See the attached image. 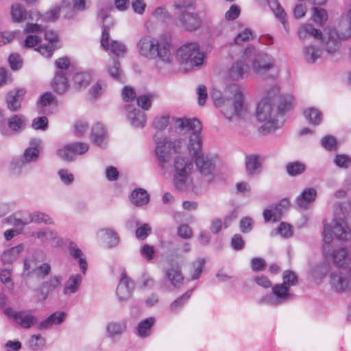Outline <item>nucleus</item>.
<instances>
[{
	"mask_svg": "<svg viewBox=\"0 0 351 351\" xmlns=\"http://www.w3.org/2000/svg\"><path fill=\"white\" fill-rule=\"evenodd\" d=\"M24 250L23 244H19L5 251L2 254L1 260L5 264H12Z\"/></svg>",
	"mask_w": 351,
	"mask_h": 351,
	"instance_id": "34",
	"label": "nucleus"
},
{
	"mask_svg": "<svg viewBox=\"0 0 351 351\" xmlns=\"http://www.w3.org/2000/svg\"><path fill=\"white\" fill-rule=\"evenodd\" d=\"M38 155L39 149L37 147H28L25 150L23 158L19 162L23 165L25 162L36 161L38 158Z\"/></svg>",
	"mask_w": 351,
	"mask_h": 351,
	"instance_id": "42",
	"label": "nucleus"
},
{
	"mask_svg": "<svg viewBox=\"0 0 351 351\" xmlns=\"http://www.w3.org/2000/svg\"><path fill=\"white\" fill-rule=\"evenodd\" d=\"M108 50H110L111 53L116 56H120L124 55L127 51V47L123 43L111 40Z\"/></svg>",
	"mask_w": 351,
	"mask_h": 351,
	"instance_id": "46",
	"label": "nucleus"
},
{
	"mask_svg": "<svg viewBox=\"0 0 351 351\" xmlns=\"http://www.w3.org/2000/svg\"><path fill=\"white\" fill-rule=\"evenodd\" d=\"M303 114L304 117L313 125H317L322 122V112L315 108H308L304 111Z\"/></svg>",
	"mask_w": 351,
	"mask_h": 351,
	"instance_id": "35",
	"label": "nucleus"
},
{
	"mask_svg": "<svg viewBox=\"0 0 351 351\" xmlns=\"http://www.w3.org/2000/svg\"><path fill=\"white\" fill-rule=\"evenodd\" d=\"M177 56L182 64L198 66L203 64L205 55L199 51L197 43H186L177 51Z\"/></svg>",
	"mask_w": 351,
	"mask_h": 351,
	"instance_id": "7",
	"label": "nucleus"
},
{
	"mask_svg": "<svg viewBox=\"0 0 351 351\" xmlns=\"http://www.w3.org/2000/svg\"><path fill=\"white\" fill-rule=\"evenodd\" d=\"M321 53L318 47L311 45L306 46L304 50V58L308 63L315 62L320 57Z\"/></svg>",
	"mask_w": 351,
	"mask_h": 351,
	"instance_id": "36",
	"label": "nucleus"
},
{
	"mask_svg": "<svg viewBox=\"0 0 351 351\" xmlns=\"http://www.w3.org/2000/svg\"><path fill=\"white\" fill-rule=\"evenodd\" d=\"M73 80L80 88H84L90 84L91 81V76L88 73H77L75 75Z\"/></svg>",
	"mask_w": 351,
	"mask_h": 351,
	"instance_id": "45",
	"label": "nucleus"
},
{
	"mask_svg": "<svg viewBox=\"0 0 351 351\" xmlns=\"http://www.w3.org/2000/svg\"><path fill=\"white\" fill-rule=\"evenodd\" d=\"M27 343L31 350L38 351L45 347L46 340L40 335H33L29 338Z\"/></svg>",
	"mask_w": 351,
	"mask_h": 351,
	"instance_id": "39",
	"label": "nucleus"
},
{
	"mask_svg": "<svg viewBox=\"0 0 351 351\" xmlns=\"http://www.w3.org/2000/svg\"><path fill=\"white\" fill-rule=\"evenodd\" d=\"M69 147H71L74 155L76 154L82 155L86 153L89 148V146L87 143H81V142H75L73 143H69Z\"/></svg>",
	"mask_w": 351,
	"mask_h": 351,
	"instance_id": "57",
	"label": "nucleus"
},
{
	"mask_svg": "<svg viewBox=\"0 0 351 351\" xmlns=\"http://www.w3.org/2000/svg\"><path fill=\"white\" fill-rule=\"evenodd\" d=\"M16 322L25 329L30 328L38 323L37 317L31 310L19 311L16 315Z\"/></svg>",
	"mask_w": 351,
	"mask_h": 351,
	"instance_id": "22",
	"label": "nucleus"
},
{
	"mask_svg": "<svg viewBox=\"0 0 351 351\" xmlns=\"http://www.w3.org/2000/svg\"><path fill=\"white\" fill-rule=\"evenodd\" d=\"M254 48L252 46L247 47L243 55V60L236 61L232 64L229 69L228 77L232 81H239L242 80L248 73L250 67L245 60L248 58V55L253 53Z\"/></svg>",
	"mask_w": 351,
	"mask_h": 351,
	"instance_id": "10",
	"label": "nucleus"
},
{
	"mask_svg": "<svg viewBox=\"0 0 351 351\" xmlns=\"http://www.w3.org/2000/svg\"><path fill=\"white\" fill-rule=\"evenodd\" d=\"M125 109L128 111V118L134 127L143 128L146 123V114L141 110L134 108L127 105Z\"/></svg>",
	"mask_w": 351,
	"mask_h": 351,
	"instance_id": "25",
	"label": "nucleus"
},
{
	"mask_svg": "<svg viewBox=\"0 0 351 351\" xmlns=\"http://www.w3.org/2000/svg\"><path fill=\"white\" fill-rule=\"evenodd\" d=\"M277 232L284 238H290L293 236L292 226L285 222H281L277 228Z\"/></svg>",
	"mask_w": 351,
	"mask_h": 351,
	"instance_id": "56",
	"label": "nucleus"
},
{
	"mask_svg": "<svg viewBox=\"0 0 351 351\" xmlns=\"http://www.w3.org/2000/svg\"><path fill=\"white\" fill-rule=\"evenodd\" d=\"M282 280V283L274 285L272 292L260 298L258 303L276 306L290 300L292 294L289 292V288L298 284V276L293 271L286 270L283 272Z\"/></svg>",
	"mask_w": 351,
	"mask_h": 351,
	"instance_id": "4",
	"label": "nucleus"
},
{
	"mask_svg": "<svg viewBox=\"0 0 351 351\" xmlns=\"http://www.w3.org/2000/svg\"><path fill=\"white\" fill-rule=\"evenodd\" d=\"M91 141L99 147H104L108 142L107 131L101 123H95L91 130Z\"/></svg>",
	"mask_w": 351,
	"mask_h": 351,
	"instance_id": "21",
	"label": "nucleus"
},
{
	"mask_svg": "<svg viewBox=\"0 0 351 351\" xmlns=\"http://www.w3.org/2000/svg\"><path fill=\"white\" fill-rule=\"evenodd\" d=\"M254 36L252 32L249 29H245L242 32H240L234 38V43L237 45H241L243 42L253 39Z\"/></svg>",
	"mask_w": 351,
	"mask_h": 351,
	"instance_id": "59",
	"label": "nucleus"
},
{
	"mask_svg": "<svg viewBox=\"0 0 351 351\" xmlns=\"http://www.w3.org/2000/svg\"><path fill=\"white\" fill-rule=\"evenodd\" d=\"M175 173H180L190 174L193 168V164L188 158L177 156L173 164Z\"/></svg>",
	"mask_w": 351,
	"mask_h": 351,
	"instance_id": "26",
	"label": "nucleus"
},
{
	"mask_svg": "<svg viewBox=\"0 0 351 351\" xmlns=\"http://www.w3.org/2000/svg\"><path fill=\"white\" fill-rule=\"evenodd\" d=\"M25 94V90L23 88L9 91L5 97L8 108L12 112L18 111L21 107V101Z\"/></svg>",
	"mask_w": 351,
	"mask_h": 351,
	"instance_id": "18",
	"label": "nucleus"
},
{
	"mask_svg": "<svg viewBox=\"0 0 351 351\" xmlns=\"http://www.w3.org/2000/svg\"><path fill=\"white\" fill-rule=\"evenodd\" d=\"M37 262L34 256L28 257L24 260V274L29 276L37 268Z\"/></svg>",
	"mask_w": 351,
	"mask_h": 351,
	"instance_id": "50",
	"label": "nucleus"
},
{
	"mask_svg": "<svg viewBox=\"0 0 351 351\" xmlns=\"http://www.w3.org/2000/svg\"><path fill=\"white\" fill-rule=\"evenodd\" d=\"M226 92L231 93L232 97L228 98L219 96V93H211V97L214 99L215 106L221 108V113L228 120H231L234 116L243 117L247 110L244 104L243 95L240 87L233 84L228 86Z\"/></svg>",
	"mask_w": 351,
	"mask_h": 351,
	"instance_id": "3",
	"label": "nucleus"
},
{
	"mask_svg": "<svg viewBox=\"0 0 351 351\" xmlns=\"http://www.w3.org/2000/svg\"><path fill=\"white\" fill-rule=\"evenodd\" d=\"M51 272V266L45 263L38 266L32 274H34L39 279H44Z\"/></svg>",
	"mask_w": 351,
	"mask_h": 351,
	"instance_id": "53",
	"label": "nucleus"
},
{
	"mask_svg": "<svg viewBox=\"0 0 351 351\" xmlns=\"http://www.w3.org/2000/svg\"><path fill=\"white\" fill-rule=\"evenodd\" d=\"M306 166L299 161L289 162L286 166L287 173L291 176H295L304 172Z\"/></svg>",
	"mask_w": 351,
	"mask_h": 351,
	"instance_id": "41",
	"label": "nucleus"
},
{
	"mask_svg": "<svg viewBox=\"0 0 351 351\" xmlns=\"http://www.w3.org/2000/svg\"><path fill=\"white\" fill-rule=\"evenodd\" d=\"M131 202L136 206L146 205L149 201V196L147 191L141 188L134 189L130 195Z\"/></svg>",
	"mask_w": 351,
	"mask_h": 351,
	"instance_id": "29",
	"label": "nucleus"
},
{
	"mask_svg": "<svg viewBox=\"0 0 351 351\" xmlns=\"http://www.w3.org/2000/svg\"><path fill=\"white\" fill-rule=\"evenodd\" d=\"M126 328V322L124 321L110 322L106 326L107 335L112 339L119 337L125 332Z\"/></svg>",
	"mask_w": 351,
	"mask_h": 351,
	"instance_id": "28",
	"label": "nucleus"
},
{
	"mask_svg": "<svg viewBox=\"0 0 351 351\" xmlns=\"http://www.w3.org/2000/svg\"><path fill=\"white\" fill-rule=\"evenodd\" d=\"M29 223L31 222H35L37 223H45L51 224L53 223L51 219L45 213H34L28 217Z\"/></svg>",
	"mask_w": 351,
	"mask_h": 351,
	"instance_id": "44",
	"label": "nucleus"
},
{
	"mask_svg": "<svg viewBox=\"0 0 351 351\" xmlns=\"http://www.w3.org/2000/svg\"><path fill=\"white\" fill-rule=\"evenodd\" d=\"M137 49L141 56L149 59H159L166 63L170 62L172 59L170 43L164 39L143 36L138 42Z\"/></svg>",
	"mask_w": 351,
	"mask_h": 351,
	"instance_id": "5",
	"label": "nucleus"
},
{
	"mask_svg": "<svg viewBox=\"0 0 351 351\" xmlns=\"http://www.w3.org/2000/svg\"><path fill=\"white\" fill-rule=\"evenodd\" d=\"M113 25H108V24H104L102 25V35H101V46L106 50H108L109 49V44L110 43L109 42L110 39V34L109 30L110 27Z\"/></svg>",
	"mask_w": 351,
	"mask_h": 351,
	"instance_id": "52",
	"label": "nucleus"
},
{
	"mask_svg": "<svg viewBox=\"0 0 351 351\" xmlns=\"http://www.w3.org/2000/svg\"><path fill=\"white\" fill-rule=\"evenodd\" d=\"M193 5V0H180L176 2L173 5L175 9L178 10L176 13L177 16L180 15L181 12H189L188 8H192Z\"/></svg>",
	"mask_w": 351,
	"mask_h": 351,
	"instance_id": "54",
	"label": "nucleus"
},
{
	"mask_svg": "<svg viewBox=\"0 0 351 351\" xmlns=\"http://www.w3.org/2000/svg\"><path fill=\"white\" fill-rule=\"evenodd\" d=\"M82 281V276L81 274H77L71 275L64 288V294L70 295L71 293H76L80 288V286Z\"/></svg>",
	"mask_w": 351,
	"mask_h": 351,
	"instance_id": "30",
	"label": "nucleus"
},
{
	"mask_svg": "<svg viewBox=\"0 0 351 351\" xmlns=\"http://www.w3.org/2000/svg\"><path fill=\"white\" fill-rule=\"evenodd\" d=\"M332 235L337 239L342 241H348L351 239V233L347 222L341 218L335 219L332 221V226L324 225L323 241L326 244H330L332 240Z\"/></svg>",
	"mask_w": 351,
	"mask_h": 351,
	"instance_id": "8",
	"label": "nucleus"
},
{
	"mask_svg": "<svg viewBox=\"0 0 351 351\" xmlns=\"http://www.w3.org/2000/svg\"><path fill=\"white\" fill-rule=\"evenodd\" d=\"M51 84L53 90L57 94L62 95L66 93L69 90V83L64 71H57Z\"/></svg>",
	"mask_w": 351,
	"mask_h": 351,
	"instance_id": "23",
	"label": "nucleus"
},
{
	"mask_svg": "<svg viewBox=\"0 0 351 351\" xmlns=\"http://www.w3.org/2000/svg\"><path fill=\"white\" fill-rule=\"evenodd\" d=\"M154 139L156 144L155 152L158 160V165L165 171L170 160L171 142L166 137H158L157 134L154 135Z\"/></svg>",
	"mask_w": 351,
	"mask_h": 351,
	"instance_id": "9",
	"label": "nucleus"
},
{
	"mask_svg": "<svg viewBox=\"0 0 351 351\" xmlns=\"http://www.w3.org/2000/svg\"><path fill=\"white\" fill-rule=\"evenodd\" d=\"M107 69L110 76L116 80H121L122 72L120 62L117 59L112 58L108 64Z\"/></svg>",
	"mask_w": 351,
	"mask_h": 351,
	"instance_id": "37",
	"label": "nucleus"
},
{
	"mask_svg": "<svg viewBox=\"0 0 351 351\" xmlns=\"http://www.w3.org/2000/svg\"><path fill=\"white\" fill-rule=\"evenodd\" d=\"M329 284L332 290L337 293H343L350 290L351 281L346 272L337 270L330 274Z\"/></svg>",
	"mask_w": 351,
	"mask_h": 351,
	"instance_id": "12",
	"label": "nucleus"
},
{
	"mask_svg": "<svg viewBox=\"0 0 351 351\" xmlns=\"http://www.w3.org/2000/svg\"><path fill=\"white\" fill-rule=\"evenodd\" d=\"M194 289H191L188 290L186 293H184L182 295L175 300L170 305L171 311L173 312H177L182 306L184 304L188 301L190 298Z\"/></svg>",
	"mask_w": 351,
	"mask_h": 351,
	"instance_id": "38",
	"label": "nucleus"
},
{
	"mask_svg": "<svg viewBox=\"0 0 351 351\" xmlns=\"http://www.w3.org/2000/svg\"><path fill=\"white\" fill-rule=\"evenodd\" d=\"M37 51H38L42 56L46 58H50L54 50V45L52 43H48L45 45H40L38 48L36 49Z\"/></svg>",
	"mask_w": 351,
	"mask_h": 351,
	"instance_id": "62",
	"label": "nucleus"
},
{
	"mask_svg": "<svg viewBox=\"0 0 351 351\" xmlns=\"http://www.w3.org/2000/svg\"><path fill=\"white\" fill-rule=\"evenodd\" d=\"M165 279L169 282L173 288L179 289L182 285L184 280L180 266L175 263L165 269Z\"/></svg>",
	"mask_w": 351,
	"mask_h": 351,
	"instance_id": "17",
	"label": "nucleus"
},
{
	"mask_svg": "<svg viewBox=\"0 0 351 351\" xmlns=\"http://www.w3.org/2000/svg\"><path fill=\"white\" fill-rule=\"evenodd\" d=\"M298 34L302 40L310 36L321 39L323 47L328 53H335L340 47L341 40L345 37L344 35L341 36L336 29L330 27L325 29L324 36L322 37L321 32L311 24L302 25L299 29Z\"/></svg>",
	"mask_w": 351,
	"mask_h": 351,
	"instance_id": "6",
	"label": "nucleus"
},
{
	"mask_svg": "<svg viewBox=\"0 0 351 351\" xmlns=\"http://www.w3.org/2000/svg\"><path fill=\"white\" fill-rule=\"evenodd\" d=\"M61 283L62 277L60 276H53L48 280L44 281L40 287L36 289V291L40 292L38 297V300H45L51 292L61 286Z\"/></svg>",
	"mask_w": 351,
	"mask_h": 351,
	"instance_id": "15",
	"label": "nucleus"
},
{
	"mask_svg": "<svg viewBox=\"0 0 351 351\" xmlns=\"http://www.w3.org/2000/svg\"><path fill=\"white\" fill-rule=\"evenodd\" d=\"M328 246H324L323 250L326 257H331L334 263L339 267H343L346 266L349 263V256L346 249L340 248L337 250H334L331 254H329L327 251Z\"/></svg>",
	"mask_w": 351,
	"mask_h": 351,
	"instance_id": "24",
	"label": "nucleus"
},
{
	"mask_svg": "<svg viewBox=\"0 0 351 351\" xmlns=\"http://www.w3.org/2000/svg\"><path fill=\"white\" fill-rule=\"evenodd\" d=\"M169 122V116H162L160 117L155 118L153 122V126L154 128L163 130L167 128Z\"/></svg>",
	"mask_w": 351,
	"mask_h": 351,
	"instance_id": "63",
	"label": "nucleus"
},
{
	"mask_svg": "<svg viewBox=\"0 0 351 351\" xmlns=\"http://www.w3.org/2000/svg\"><path fill=\"white\" fill-rule=\"evenodd\" d=\"M289 201L287 198L282 199L277 204L270 205L263 211V215L265 221H279L289 208Z\"/></svg>",
	"mask_w": 351,
	"mask_h": 351,
	"instance_id": "11",
	"label": "nucleus"
},
{
	"mask_svg": "<svg viewBox=\"0 0 351 351\" xmlns=\"http://www.w3.org/2000/svg\"><path fill=\"white\" fill-rule=\"evenodd\" d=\"M190 174H182L180 173H175L173 176V183L175 187L181 191H184L188 188V180Z\"/></svg>",
	"mask_w": 351,
	"mask_h": 351,
	"instance_id": "40",
	"label": "nucleus"
},
{
	"mask_svg": "<svg viewBox=\"0 0 351 351\" xmlns=\"http://www.w3.org/2000/svg\"><path fill=\"white\" fill-rule=\"evenodd\" d=\"M317 196L316 190L313 188H308L297 197L296 202L299 207L307 208L308 204L313 202Z\"/></svg>",
	"mask_w": 351,
	"mask_h": 351,
	"instance_id": "27",
	"label": "nucleus"
},
{
	"mask_svg": "<svg viewBox=\"0 0 351 351\" xmlns=\"http://www.w3.org/2000/svg\"><path fill=\"white\" fill-rule=\"evenodd\" d=\"M266 261L260 257L253 258L251 260V268L254 271H261L265 269Z\"/></svg>",
	"mask_w": 351,
	"mask_h": 351,
	"instance_id": "61",
	"label": "nucleus"
},
{
	"mask_svg": "<svg viewBox=\"0 0 351 351\" xmlns=\"http://www.w3.org/2000/svg\"><path fill=\"white\" fill-rule=\"evenodd\" d=\"M279 92L278 86H271L257 105L256 117L259 121L264 122L259 130L265 134L276 130L279 127L277 117H282L293 107V96L291 94L280 95Z\"/></svg>",
	"mask_w": 351,
	"mask_h": 351,
	"instance_id": "1",
	"label": "nucleus"
},
{
	"mask_svg": "<svg viewBox=\"0 0 351 351\" xmlns=\"http://www.w3.org/2000/svg\"><path fill=\"white\" fill-rule=\"evenodd\" d=\"M177 233L180 237L185 239H190L193 236V231L187 224H182L178 226Z\"/></svg>",
	"mask_w": 351,
	"mask_h": 351,
	"instance_id": "64",
	"label": "nucleus"
},
{
	"mask_svg": "<svg viewBox=\"0 0 351 351\" xmlns=\"http://www.w3.org/2000/svg\"><path fill=\"white\" fill-rule=\"evenodd\" d=\"M175 128L179 132L189 134L187 149L189 155L195 159L197 170L201 175L206 176L213 173L215 163L210 157L202 153V125L195 118H178L175 121Z\"/></svg>",
	"mask_w": 351,
	"mask_h": 351,
	"instance_id": "2",
	"label": "nucleus"
},
{
	"mask_svg": "<svg viewBox=\"0 0 351 351\" xmlns=\"http://www.w3.org/2000/svg\"><path fill=\"white\" fill-rule=\"evenodd\" d=\"M313 10V21L319 25H323L327 20V12L323 8L314 7Z\"/></svg>",
	"mask_w": 351,
	"mask_h": 351,
	"instance_id": "49",
	"label": "nucleus"
},
{
	"mask_svg": "<svg viewBox=\"0 0 351 351\" xmlns=\"http://www.w3.org/2000/svg\"><path fill=\"white\" fill-rule=\"evenodd\" d=\"M321 144L327 150H336L337 148L336 138L332 135L324 136L321 141Z\"/></svg>",
	"mask_w": 351,
	"mask_h": 351,
	"instance_id": "55",
	"label": "nucleus"
},
{
	"mask_svg": "<svg viewBox=\"0 0 351 351\" xmlns=\"http://www.w3.org/2000/svg\"><path fill=\"white\" fill-rule=\"evenodd\" d=\"M267 3L276 17L278 19V20L283 24L284 27L287 29V16L283 8L278 3V0H267Z\"/></svg>",
	"mask_w": 351,
	"mask_h": 351,
	"instance_id": "33",
	"label": "nucleus"
},
{
	"mask_svg": "<svg viewBox=\"0 0 351 351\" xmlns=\"http://www.w3.org/2000/svg\"><path fill=\"white\" fill-rule=\"evenodd\" d=\"M134 289V282L128 277L125 271L121 274L119 282L117 288V295L120 302L130 299Z\"/></svg>",
	"mask_w": 351,
	"mask_h": 351,
	"instance_id": "13",
	"label": "nucleus"
},
{
	"mask_svg": "<svg viewBox=\"0 0 351 351\" xmlns=\"http://www.w3.org/2000/svg\"><path fill=\"white\" fill-rule=\"evenodd\" d=\"M106 87V83L101 80H99L90 88L89 94L92 97L96 99L103 93Z\"/></svg>",
	"mask_w": 351,
	"mask_h": 351,
	"instance_id": "51",
	"label": "nucleus"
},
{
	"mask_svg": "<svg viewBox=\"0 0 351 351\" xmlns=\"http://www.w3.org/2000/svg\"><path fill=\"white\" fill-rule=\"evenodd\" d=\"M274 66L273 58L266 53H259L256 56L252 62L253 70L260 75L265 74Z\"/></svg>",
	"mask_w": 351,
	"mask_h": 351,
	"instance_id": "16",
	"label": "nucleus"
},
{
	"mask_svg": "<svg viewBox=\"0 0 351 351\" xmlns=\"http://www.w3.org/2000/svg\"><path fill=\"white\" fill-rule=\"evenodd\" d=\"M60 8L55 7L50 10L47 11L45 14L42 15V19L45 21L52 22L57 20L59 17ZM40 15L39 16V17Z\"/></svg>",
	"mask_w": 351,
	"mask_h": 351,
	"instance_id": "58",
	"label": "nucleus"
},
{
	"mask_svg": "<svg viewBox=\"0 0 351 351\" xmlns=\"http://www.w3.org/2000/svg\"><path fill=\"white\" fill-rule=\"evenodd\" d=\"M204 264L205 260L204 258H199L193 263L194 271L191 274L192 280H196L199 278Z\"/></svg>",
	"mask_w": 351,
	"mask_h": 351,
	"instance_id": "60",
	"label": "nucleus"
},
{
	"mask_svg": "<svg viewBox=\"0 0 351 351\" xmlns=\"http://www.w3.org/2000/svg\"><path fill=\"white\" fill-rule=\"evenodd\" d=\"M57 155L67 162L73 161L75 159L73 150L69 144L64 145L62 148L58 149L57 150Z\"/></svg>",
	"mask_w": 351,
	"mask_h": 351,
	"instance_id": "43",
	"label": "nucleus"
},
{
	"mask_svg": "<svg viewBox=\"0 0 351 351\" xmlns=\"http://www.w3.org/2000/svg\"><path fill=\"white\" fill-rule=\"evenodd\" d=\"M101 231L105 232L107 235L108 239V244L110 247H114L118 245L120 239L118 234L114 230L111 228H106L101 230Z\"/></svg>",
	"mask_w": 351,
	"mask_h": 351,
	"instance_id": "48",
	"label": "nucleus"
},
{
	"mask_svg": "<svg viewBox=\"0 0 351 351\" xmlns=\"http://www.w3.org/2000/svg\"><path fill=\"white\" fill-rule=\"evenodd\" d=\"M11 15L13 21L22 22L28 19L32 21L38 20L40 14L37 12L31 11L27 12L25 9L19 4L13 5L11 8Z\"/></svg>",
	"mask_w": 351,
	"mask_h": 351,
	"instance_id": "19",
	"label": "nucleus"
},
{
	"mask_svg": "<svg viewBox=\"0 0 351 351\" xmlns=\"http://www.w3.org/2000/svg\"><path fill=\"white\" fill-rule=\"evenodd\" d=\"M334 163L339 168L348 169L351 166V157L346 154H337Z\"/></svg>",
	"mask_w": 351,
	"mask_h": 351,
	"instance_id": "47",
	"label": "nucleus"
},
{
	"mask_svg": "<svg viewBox=\"0 0 351 351\" xmlns=\"http://www.w3.org/2000/svg\"><path fill=\"white\" fill-rule=\"evenodd\" d=\"M177 18L182 27L187 32L195 31L202 25V19L194 12H181Z\"/></svg>",
	"mask_w": 351,
	"mask_h": 351,
	"instance_id": "14",
	"label": "nucleus"
},
{
	"mask_svg": "<svg viewBox=\"0 0 351 351\" xmlns=\"http://www.w3.org/2000/svg\"><path fill=\"white\" fill-rule=\"evenodd\" d=\"M155 323L154 317H147L140 322L136 327L137 334L141 338L149 337L152 334V327Z\"/></svg>",
	"mask_w": 351,
	"mask_h": 351,
	"instance_id": "32",
	"label": "nucleus"
},
{
	"mask_svg": "<svg viewBox=\"0 0 351 351\" xmlns=\"http://www.w3.org/2000/svg\"><path fill=\"white\" fill-rule=\"evenodd\" d=\"M260 157L256 155L247 156L245 158V168L249 176H254L259 173L261 164Z\"/></svg>",
	"mask_w": 351,
	"mask_h": 351,
	"instance_id": "31",
	"label": "nucleus"
},
{
	"mask_svg": "<svg viewBox=\"0 0 351 351\" xmlns=\"http://www.w3.org/2000/svg\"><path fill=\"white\" fill-rule=\"evenodd\" d=\"M25 117L23 115H14L8 120V126L10 131L6 128L3 123L0 124V132L3 136H10L11 132H16L23 128L25 125Z\"/></svg>",
	"mask_w": 351,
	"mask_h": 351,
	"instance_id": "20",
	"label": "nucleus"
}]
</instances>
